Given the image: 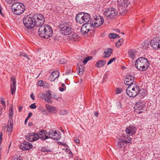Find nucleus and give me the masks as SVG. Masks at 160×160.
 Wrapping results in <instances>:
<instances>
[{
    "label": "nucleus",
    "instance_id": "nucleus-1",
    "mask_svg": "<svg viewBox=\"0 0 160 160\" xmlns=\"http://www.w3.org/2000/svg\"><path fill=\"white\" fill-rule=\"evenodd\" d=\"M45 18L40 14L36 13L33 15L25 16L23 19V24L26 28L29 29L38 26L40 24L44 23Z\"/></svg>",
    "mask_w": 160,
    "mask_h": 160
},
{
    "label": "nucleus",
    "instance_id": "nucleus-2",
    "mask_svg": "<svg viewBox=\"0 0 160 160\" xmlns=\"http://www.w3.org/2000/svg\"><path fill=\"white\" fill-rule=\"evenodd\" d=\"M135 65L136 68L139 71H144L148 69L150 66V63L147 58L141 57L136 61Z\"/></svg>",
    "mask_w": 160,
    "mask_h": 160
},
{
    "label": "nucleus",
    "instance_id": "nucleus-3",
    "mask_svg": "<svg viewBox=\"0 0 160 160\" xmlns=\"http://www.w3.org/2000/svg\"><path fill=\"white\" fill-rule=\"evenodd\" d=\"M72 23L70 22L62 23L59 26L60 32L64 35H69L72 32Z\"/></svg>",
    "mask_w": 160,
    "mask_h": 160
},
{
    "label": "nucleus",
    "instance_id": "nucleus-4",
    "mask_svg": "<svg viewBox=\"0 0 160 160\" xmlns=\"http://www.w3.org/2000/svg\"><path fill=\"white\" fill-rule=\"evenodd\" d=\"M141 89L138 84L135 83V84L128 86L126 89L127 94L130 97L135 98L140 92Z\"/></svg>",
    "mask_w": 160,
    "mask_h": 160
},
{
    "label": "nucleus",
    "instance_id": "nucleus-5",
    "mask_svg": "<svg viewBox=\"0 0 160 160\" xmlns=\"http://www.w3.org/2000/svg\"><path fill=\"white\" fill-rule=\"evenodd\" d=\"M12 9V11L15 14L20 15L24 12L25 7L22 3L17 2L13 4Z\"/></svg>",
    "mask_w": 160,
    "mask_h": 160
},
{
    "label": "nucleus",
    "instance_id": "nucleus-6",
    "mask_svg": "<svg viewBox=\"0 0 160 160\" xmlns=\"http://www.w3.org/2000/svg\"><path fill=\"white\" fill-rule=\"evenodd\" d=\"M118 11L114 8H110L105 11L104 12V15L108 19L115 18L118 14Z\"/></svg>",
    "mask_w": 160,
    "mask_h": 160
},
{
    "label": "nucleus",
    "instance_id": "nucleus-7",
    "mask_svg": "<svg viewBox=\"0 0 160 160\" xmlns=\"http://www.w3.org/2000/svg\"><path fill=\"white\" fill-rule=\"evenodd\" d=\"M104 22V19L102 17L98 15L94 18V20L91 22V25L93 28H97L101 26Z\"/></svg>",
    "mask_w": 160,
    "mask_h": 160
},
{
    "label": "nucleus",
    "instance_id": "nucleus-8",
    "mask_svg": "<svg viewBox=\"0 0 160 160\" xmlns=\"http://www.w3.org/2000/svg\"><path fill=\"white\" fill-rule=\"evenodd\" d=\"M118 143L116 145L118 149L121 150L122 151L124 150L125 149V147L128 144V142H129L130 141H123L120 136L117 139Z\"/></svg>",
    "mask_w": 160,
    "mask_h": 160
},
{
    "label": "nucleus",
    "instance_id": "nucleus-9",
    "mask_svg": "<svg viewBox=\"0 0 160 160\" xmlns=\"http://www.w3.org/2000/svg\"><path fill=\"white\" fill-rule=\"evenodd\" d=\"M134 81L135 76L133 74H128L125 78L124 82L126 85L128 86H132L135 84V83H133Z\"/></svg>",
    "mask_w": 160,
    "mask_h": 160
},
{
    "label": "nucleus",
    "instance_id": "nucleus-10",
    "mask_svg": "<svg viewBox=\"0 0 160 160\" xmlns=\"http://www.w3.org/2000/svg\"><path fill=\"white\" fill-rule=\"evenodd\" d=\"M48 25L44 24V23H43L40 24L38 26H37V27H39L38 29V34L40 37L43 38V37H44V36L46 35V34H45V31L48 29Z\"/></svg>",
    "mask_w": 160,
    "mask_h": 160
},
{
    "label": "nucleus",
    "instance_id": "nucleus-11",
    "mask_svg": "<svg viewBox=\"0 0 160 160\" xmlns=\"http://www.w3.org/2000/svg\"><path fill=\"white\" fill-rule=\"evenodd\" d=\"M39 134L35 132L28 133L25 137L26 139L30 142H33L37 140L39 138Z\"/></svg>",
    "mask_w": 160,
    "mask_h": 160
},
{
    "label": "nucleus",
    "instance_id": "nucleus-12",
    "mask_svg": "<svg viewBox=\"0 0 160 160\" xmlns=\"http://www.w3.org/2000/svg\"><path fill=\"white\" fill-rule=\"evenodd\" d=\"M118 8L120 11H124L129 4L128 0H118Z\"/></svg>",
    "mask_w": 160,
    "mask_h": 160
},
{
    "label": "nucleus",
    "instance_id": "nucleus-13",
    "mask_svg": "<svg viewBox=\"0 0 160 160\" xmlns=\"http://www.w3.org/2000/svg\"><path fill=\"white\" fill-rule=\"evenodd\" d=\"M92 25L91 22L90 23H84L82 26L81 29V32L83 35L87 34V33L90 31L92 30Z\"/></svg>",
    "mask_w": 160,
    "mask_h": 160
},
{
    "label": "nucleus",
    "instance_id": "nucleus-14",
    "mask_svg": "<svg viewBox=\"0 0 160 160\" xmlns=\"http://www.w3.org/2000/svg\"><path fill=\"white\" fill-rule=\"evenodd\" d=\"M137 129L134 125L130 124L126 128V133L129 136H133L134 135L137 131Z\"/></svg>",
    "mask_w": 160,
    "mask_h": 160
},
{
    "label": "nucleus",
    "instance_id": "nucleus-15",
    "mask_svg": "<svg viewBox=\"0 0 160 160\" xmlns=\"http://www.w3.org/2000/svg\"><path fill=\"white\" fill-rule=\"evenodd\" d=\"M150 44L153 48L157 49L160 48V37H154L151 40Z\"/></svg>",
    "mask_w": 160,
    "mask_h": 160
},
{
    "label": "nucleus",
    "instance_id": "nucleus-16",
    "mask_svg": "<svg viewBox=\"0 0 160 160\" xmlns=\"http://www.w3.org/2000/svg\"><path fill=\"white\" fill-rule=\"evenodd\" d=\"M12 83L10 84L11 92L12 95L14 94L16 90V78L15 76H12L10 78Z\"/></svg>",
    "mask_w": 160,
    "mask_h": 160
},
{
    "label": "nucleus",
    "instance_id": "nucleus-17",
    "mask_svg": "<svg viewBox=\"0 0 160 160\" xmlns=\"http://www.w3.org/2000/svg\"><path fill=\"white\" fill-rule=\"evenodd\" d=\"M33 146L31 143L27 141H24L20 144V148L23 151L30 150L32 148Z\"/></svg>",
    "mask_w": 160,
    "mask_h": 160
},
{
    "label": "nucleus",
    "instance_id": "nucleus-18",
    "mask_svg": "<svg viewBox=\"0 0 160 160\" xmlns=\"http://www.w3.org/2000/svg\"><path fill=\"white\" fill-rule=\"evenodd\" d=\"M59 75V72L58 71L56 70L53 71L50 75L49 79L52 82L54 81L57 78Z\"/></svg>",
    "mask_w": 160,
    "mask_h": 160
},
{
    "label": "nucleus",
    "instance_id": "nucleus-19",
    "mask_svg": "<svg viewBox=\"0 0 160 160\" xmlns=\"http://www.w3.org/2000/svg\"><path fill=\"white\" fill-rule=\"evenodd\" d=\"M48 30H45V36H44V37L43 38L48 39L49 38L51 37L52 36L53 34V30L52 28L50 26H48Z\"/></svg>",
    "mask_w": 160,
    "mask_h": 160
},
{
    "label": "nucleus",
    "instance_id": "nucleus-20",
    "mask_svg": "<svg viewBox=\"0 0 160 160\" xmlns=\"http://www.w3.org/2000/svg\"><path fill=\"white\" fill-rule=\"evenodd\" d=\"M51 91H48L46 92V99H45V101L48 103H52V101L51 99L52 94L51 93Z\"/></svg>",
    "mask_w": 160,
    "mask_h": 160
},
{
    "label": "nucleus",
    "instance_id": "nucleus-21",
    "mask_svg": "<svg viewBox=\"0 0 160 160\" xmlns=\"http://www.w3.org/2000/svg\"><path fill=\"white\" fill-rule=\"evenodd\" d=\"M83 12L78 14L76 17V20L77 22L82 24L83 23Z\"/></svg>",
    "mask_w": 160,
    "mask_h": 160
},
{
    "label": "nucleus",
    "instance_id": "nucleus-22",
    "mask_svg": "<svg viewBox=\"0 0 160 160\" xmlns=\"http://www.w3.org/2000/svg\"><path fill=\"white\" fill-rule=\"evenodd\" d=\"M45 107L48 111L49 112L55 113L57 112V110L55 107L51 106L48 104H46Z\"/></svg>",
    "mask_w": 160,
    "mask_h": 160
},
{
    "label": "nucleus",
    "instance_id": "nucleus-23",
    "mask_svg": "<svg viewBox=\"0 0 160 160\" xmlns=\"http://www.w3.org/2000/svg\"><path fill=\"white\" fill-rule=\"evenodd\" d=\"M83 23H89L88 22L89 21L90 19V15L87 13H84L83 12Z\"/></svg>",
    "mask_w": 160,
    "mask_h": 160
},
{
    "label": "nucleus",
    "instance_id": "nucleus-24",
    "mask_svg": "<svg viewBox=\"0 0 160 160\" xmlns=\"http://www.w3.org/2000/svg\"><path fill=\"white\" fill-rule=\"evenodd\" d=\"M128 135H128V134L127 135H125L124 134H122V136H121L120 137L122 138V139L123 141H127L128 142H129L128 141H130L129 142H128V144L129 143L132 144V138L130 137V136Z\"/></svg>",
    "mask_w": 160,
    "mask_h": 160
},
{
    "label": "nucleus",
    "instance_id": "nucleus-25",
    "mask_svg": "<svg viewBox=\"0 0 160 160\" xmlns=\"http://www.w3.org/2000/svg\"><path fill=\"white\" fill-rule=\"evenodd\" d=\"M106 62L104 60H99L95 64V66L97 68H101L104 66L106 64Z\"/></svg>",
    "mask_w": 160,
    "mask_h": 160
},
{
    "label": "nucleus",
    "instance_id": "nucleus-26",
    "mask_svg": "<svg viewBox=\"0 0 160 160\" xmlns=\"http://www.w3.org/2000/svg\"><path fill=\"white\" fill-rule=\"evenodd\" d=\"M143 107L144 105L141 102H137L134 106V109L138 111L142 110Z\"/></svg>",
    "mask_w": 160,
    "mask_h": 160
},
{
    "label": "nucleus",
    "instance_id": "nucleus-27",
    "mask_svg": "<svg viewBox=\"0 0 160 160\" xmlns=\"http://www.w3.org/2000/svg\"><path fill=\"white\" fill-rule=\"evenodd\" d=\"M137 54V51H129L128 52L129 56L133 59H134L136 58Z\"/></svg>",
    "mask_w": 160,
    "mask_h": 160
},
{
    "label": "nucleus",
    "instance_id": "nucleus-28",
    "mask_svg": "<svg viewBox=\"0 0 160 160\" xmlns=\"http://www.w3.org/2000/svg\"><path fill=\"white\" fill-rule=\"evenodd\" d=\"M112 51H104L102 56L103 58H107L109 57L112 53Z\"/></svg>",
    "mask_w": 160,
    "mask_h": 160
},
{
    "label": "nucleus",
    "instance_id": "nucleus-29",
    "mask_svg": "<svg viewBox=\"0 0 160 160\" xmlns=\"http://www.w3.org/2000/svg\"><path fill=\"white\" fill-rule=\"evenodd\" d=\"M40 151L42 152H51L52 151V150L48 146L42 147L41 148Z\"/></svg>",
    "mask_w": 160,
    "mask_h": 160
},
{
    "label": "nucleus",
    "instance_id": "nucleus-30",
    "mask_svg": "<svg viewBox=\"0 0 160 160\" xmlns=\"http://www.w3.org/2000/svg\"><path fill=\"white\" fill-rule=\"evenodd\" d=\"M78 66L79 69V74L80 75H82L83 73L85 67L83 65H80V66L78 65Z\"/></svg>",
    "mask_w": 160,
    "mask_h": 160
},
{
    "label": "nucleus",
    "instance_id": "nucleus-31",
    "mask_svg": "<svg viewBox=\"0 0 160 160\" xmlns=\"http://www.w3.org/2000/svg\"><path fill=\"white\" fill-rule=\"evenodd\" d=\"M60 133V132H59V134L57 133V134H56L55 136L52 135L51 137V138L56 140H59L61 138V135Z\"/></svg>",
    "mask_w": 160,
    "mask_h": 160
},
{
    "label": "nucleus",
    "instance_id": "nucleus-32",
    "mask_svg": "<svg viewBox=\"0 0 160 160\" xmlns=\"http://www.w3.org/2000/svg\"><path fill=\"white\" fill-rule=\"evenodd\" d=\"M149 46H150V45L148 41L145 42L144 43L142 44V49L148 50L149 49Z\"/></svg>",
    "mask_w": 160,
    "mask_h": 160
},
{
    "label": "nucleus",
    "instance_id": "nucleus-33",
    "mask_svg": "<svg viewBox=\"0 0 160 160\" xmlns=\"http://www.w3.org/2000/svg\"><path fill=\"white\" fill-rule=\"evenodd\" d=\"M48 136V135H44L40 133L39 134V138H40L43 140H45L50 138H51V137L50 136Z\"/></svg>",
    "mask_w": 160,
    "mask_h": 160
},
{
    "label": "nucleus",
    "instance_id": "nucleus-34",
    "mask_svg": "<svg viewBox=\"0 0 160 160\" xmlns=\"http://www.w3.org/2000/svg\"><path fill=\"white\" fill-rule=\"evenodd\" d=\"M92 58V56H88L84 58V59L82 61V62L83 63L84 65H85L90 60H91Z\"/></svg>",
    "mask_w": 160,
    "mask_h": 160
},
{
    "label": "nucleus",
    "instance_id": "nucleus-35",
    "mask_svg": "<svg viewBox=\"0 0 160 160\" xmlns=\"http://www.w3.org/2000/svg\"><path fill=\"white\" fill-rule=\"evenodd\" d=\"M48 135L50 136L52 135L55 136L56 134H57V132L56 131H53L52 129H50L49 131V132H48Z\"/></svg>",
    "mask_w": 160,
    "mask_h": 160
},
{
    "label": "nucleus",
    "instance_id": "nucleus-36",
    "mask_svg": "<svg viewBox=\"0 0 160 160\" xmlns=\"http://www.w3.org/2000/svg\"><path fill=\"white\" fill-rule=\"evenodd\" d=\"M9 126L11 128H13V120L12 118H9L8 121V126Z\"/></svg>",
    "mask_w": 160,
    "mask_h": 160
},
{
    "label": "nucleus",
    "instance_id": "nucleus-37",
    "mask_svg": "<svg viewBox=\"0 0 160 160\" xmlns=\"http://www.w3.org/2000/svg\"><path fill=\"white\" fill-rule=\"evenodd\" d=\"M52 98L58 101H60L61 99V98L59 97L56 93H53L52 97Z\"/></svg>",
    "mask_w": 160,
    "mask_h": 160
},
{
    "label": "nucleus",
    "instance_id": "nucleus-38",
    "mask_svg": "<svg viewBox=\"0 0 160 160\" xmlns=\"http://www.w3.org/2000/svg\"><path fill=\"white\" fill-rule=\"evenodd\" d=\"M18 56H22L28 58V60L30 59V58L28 57V55L24 52H20L19 54L18 55Z\"/></svg>",
    "mask_w": 160,
    "mask_h": 160
},
{
    "label": "nucleus",
    "instance_id": "nucleus-39",
    "mask_svg": "<svg viewBox=\"0 0 160 160\" xmlns=\"http://www.w3.org/2000/svg\"><path fill=\"white\" fill-rule=\"evenodd\" d=\"M39 96L40 98L42 99H44L45 100V99H46L45 94L43 93H40Z\"/></svg>",
    "mask_w": 160,
    "mask_h": 160
},
{
    "label": "nucleus",
    "instance_id": "nucleus-40",
    "mask_svg": "<svg viewBox=\"0 0 160 160\" xmlns=\"http://www.w3.org/2000/svg\"><path fill=\"white\" fill-rule=\"evenodd\" d=\"M44 82L43 80H39L38 83V85L39 87H43Z\"/></svg>",
    "mask_w": 160,
    "mask_h": 160
},
{
    "label": "nucleus",
    "instance_id": "nucleus-41",
    "mask_svg": "<svg viewBox=\"0 0 160 160\" xmlns=\"http://www.w3.org/2000/svg\"><path fill=\"white\" fill-rule=\"evenodd\" d=\"M70 37L71 39L72 38L74 40H76L78 38V36L76 33H74L72 34V36Z\"/></svg>",
    "mask_w": 160,
    "mask_h": 160
},
{
    "label": "nucleus",
    "instance_id": "nucleus-42",
    "mask_svg": "<svg viewBox=\"0 0 160 160\" xmlns=\"http://www.w3.org/2000/svg\"><path fill=\"white\" fill-rule=\"evenodd\" d=\"M108 37L110 38H115L116 37V34L110 33L109 34Z\"/></svg>",
    "mask_w": 160,
    "mask_h": 160
},
{
    "label": "nucleus",
    "instance_id": "nucleus-43",
    "mask_svg": "<svg viewBox=\"0 0 160 160\" xmlns=\"http://www.w3.org/2000/svg\"><path fill=\"white\" fill-rule=\"evenodd\" d=\"M116 106L118 109H120L122 108V105L120 101H118L117 102Z\"/></svg>",
    "mask_w": 160,
    "mask_h": 160
},
{
    "label": "nucleus",
    "instance_id": "nucleus-44",
    "mask_svg": "<svg viewBox=\"0 0 160 160\" xmlns=\"http://www.w3.org/2000/svg\"><path fill=\"white\" fill-rule=\"evenodd\" d=\"M72 68H70L66 70L65 72V74L66 75H68L71 73Z\"/></svg>",
    "mask_w": 160,
    "mask_h": 160
},
{
    "label": "nucleus",
    "instance_id": "nucleus-45",
    "mask_svg": "<svg viewBox=\"0 0 160 160\" xmlns=\"http://www.w3.org/2000/svg\"><path fill=\"white\" fill-rule=\"evenodd\" d=\"M116 58L115 57H113V58L111 59L107 63V65H108L111 63L113 62L115 60Z\"/></svg>",
    "mask_w": 160,
    "mask_h": 160
},
{
    "label": "nucleus",
    "instance_id": "nucleus-46",
    "mask_svg": "<svg viewBox=\"0 0 160 160\" xmlns=\"http://www.w3.org/2000/svg\"><path fill=\"white\" fill-rule=\"evenodd\" d=\"M29 108L32 109H35L37 108V106L35 103H34L31 104Z\"/></svg>",
    "mask_w": 160,
    "mask_h": 160
},
{
    "label": "nucleus",
    "instance_id": "nucleus-47",
    "mask_svg": "<svg viewBox=\"0 0 160 160\" xmlns=\"http://www.w3.org/2000/svg\"><path fill=\"white\" fill-rule=\"evenodd\" d=\"M67 62L66 60L64 58H62L60 60V64H63L66 63Z\"/></svg>",
    "mask_w": 160,
    "mask_h": 160
},
{
    "label": "nucleus",
    "instance_id": "nucleus-48",
    "mask_svg": "<svg viewBox=\"0 0 160 160\" xmlns=\"http://www.w3.org/2000/svg\"><path fill=\"white\" fill-rule=\"evenodd\" d=\"M12 160H23L22 157L21 156H19L18 157H13Z\"/></svg>",
    "mask_w": 160,
    "mask_h": 160
},
{
    "label": "nucleus",
    "instance_id": "nucleus-49",
    "mask_svg": "<svg viewBox=\"0 0 160 160\" xmlns=\"http://www.w3.org/2000/svg\"><path fill=\"white\" fill-rule=\"evenodd\" d=\"M12 129L13 128H11V127L9 126H8V127L7 128V131L9 132H10V133L8 134L9 135H11V132L12 131Z\"/></svg>",
    "mask_w": 160,
    "mask_h": 160
},
{
    "label": "nucleus",
    "instance_id": "nucleus-50",
    "mask_svg": "<svg viewBox=\"0 0 160 160\" xmlns=\"http://www.w3.org/2000/svg\"><path fill=\"white\" fill-rule=\"evenodd\" d=\"M122 91V90L121 88H117L116 94L120 93Z\"/></svg>",
    "mask_w": 160,
    "mask_h": 160
},
{
    "label": "nucleus",
    "instance_id": "nucleus-51",
    "mask_svg": "<svg viewBox=\"0 0 160 160\" xmlns=\"http://www.w3.org/2000/svg\"><path fill=\"white\" fill-rule=\"evenodd\" d=\"M49 85L48 83H47L45 82H44L43 87L44 88H48L49 87Z\"/></svg>",
    "mask_w": 160,
    "mask_h": 160
},
{
    "label": "nucleus",
    "instance_id": "nucleus-52",
    "mask_svg": "<svg viewBox=\"0 0 160 160\" xmlns=\"http://www.w3.org/2000/svg\"><path fill=\"white\" fill-rule=\"evenodd\" d=\"M13 114V112L9 111V118H12Z\"/></svg>",
    "mask_w": 160,
    "mask_h": 160
},
{
    "label": "nucleus",
    "instance_id": "nucleus-53",
    "mask_svg": "<svg viewBox=\"0 0 160 160\" xmlns=\"http://www.w3.org/2000/svg\"><path fill=\"white\" fill-rule=\"evenodd\" d=\"M59 90L61 92H63L66 89V88H62L60 87L59 88Z\"/></svg>",
    "mask_w": 160,
    "mask_h": 160
},
{
    "label": "nucleus",
    "instance_id": "nucleus-54",
    "mask_svg": "<svg viewBox=\"0 0 160 160\" xmlns=\"http://www.w3.org/2000/svg\"><path fill=\"white\" fill-rule=\"evenodd\" d=\"M2 132H1L0 133V144L2 142Z\"/></svg>",
    "mask_w": 160,
    "mask_h": 160
},
{
    "label": "nucleus",
    "instance_id": "nucleus-55",
    "mask_svg": "<svg viewBox=\"0 0 160 160\" xmlns=\"http://www.w3.org/2000/svg\"><path fill=\"white\" fill-rule=\"evenodd\" d=\"M108 78V76L106 74H104V77L103 78V82H104V81L106 80Z\"/></svg>",
    "mask_w": 160,
    "mask_h": 160
},
{
    "label": "nucleus",
    "instance_id": "nucleus-56",
    "mask_svg": "<svg viewBox=\"0 0 160 160\" xmlns=\"http://www.w3.org/2000/svg\"><path fill=\"white\" fill-rule=\"evenodd\" d=\"M3 100V99L1 98V103L2 105H5V101H4Z\"/></svg>",
    "mask_w": 160,
    "mask_h": 160
},
{
    "label": "nucleus",
    "instance_id": "nucleus-57",
    "mask_svg": "<svg viewBox=\"0 0 160 160\" xmlns=\"http://www.w3.org/2000/svg\"><path fill=\"white\" fill-rule=\"evenodd\" d=\"M74 141H75V142L76 143H78L80 142V141H79V139L77 138H75Z\"/></svg>",
    "mask_w": 160,
    "mask_h": 160
},
{
    "label": "nucleus",
    "instance_id": "nucleus-58",
    "mask_svg": "<svg viewBox=\"0 0 160 160\" xmlns=\"http://www.w3.org/2000/svg\"><path fill=\"white\" fill-rule=\"evenodd\" d=\"M122 44L120 43V42H117L116 43V46L117 47H119Z\"/></svg>",
    "mask_w": 160,
    "mask_h": 160
},
{
    "label": "nucleus",
    "instance_id": "nucleus-59",
    "mask_svg": "<svg viewBox=\"0 0 160 160\" xmlns=\"http://www.w3.org/2000/svg\"><path fill=\"white\" fill-rule=\"evenodd\" d=\"M61 112L63 113V115L67 114L66 111L65 110H62Z\"/></svg>",
    "mask_w": 160,
    "mask_h": 160
},
{
    "label": "nucleus",
    "instance_id": "nucleus-60",
    "mask_svg": "<svg viewBox=\"0 0 160 160\" xmlns=\"http://www.w3.org/2000/svg\"><path fill=\"white\" fill-rule=\"evenodd\" d=\"M30 97L33 100H34L35 99L33 93H32L30 95Z\"/></svg>",
    "mask_w": 160,
    "mask_h": 160
},
{
    "label": "nucleus",
    "instance_id": "nucleus-61",
    "mask_svg": "<svg viewBox=\"0 0 160 160\" xmlns=\"http://www.w3.org/2000/svg\"><path fill=\"white\" fill-rule=\"evenodd\" d=\"M42 111V113L45 114L46 112V110L43 108H42L40 109Z\"/></svg>",
    "mask_w": 160,
    "mask_h": 160
},
{
    "label": "nucleus",
    "instance_id": "nucleus-62",
    "mask_svg": "<svg viewBox=\"0 0 160 160\" xmlns=\"http://www.w3.org/2000/svg\"><path fill=\"white\" fill-rule=\"evenodd\" d=\"M32 112H29L28 115V117L27 118H30L31 116L32 115Z\"/></svg>",
    "mask_w": 160,
    "mask_h": 160
},
{
    "label": "nucleus",
    "instance_id": "nucleus-63",
    "mask_svg": "<svg viewBox=\"0 0 160 160\" xmlns=\"http://www.w3.org/2000/svg\"><path fill=\"white\" fill-rule=\"evenodd\" d=\"M2 108L0 105V116H1L2 113Z\"/></svg>",
    "mask_w": 160,
    "mask_h": 160
},
{
    "label": "nucleus",
    "instance_id": "nucleus-64",
    "mask_svg": "<svg viewBox=\"0 0 160 160\" xmlns=\"http://www.w3.org/2000/svg\"><path fill=\"white\" fill-rule=\"evenodd\" d=\"M39 132H40L43 134H45V132H46V131L45 130H44L43 129H42Z\"/></svg>",
    "mask_w": 160,
    "mask_h": 160
}]
</instances>
